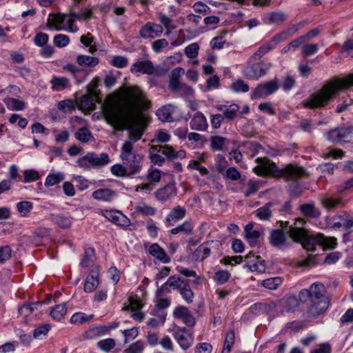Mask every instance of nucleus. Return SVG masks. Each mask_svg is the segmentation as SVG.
<instances>
[{"mask_svg": "<svg viewBox=\"0 0 353 353\" xmlns=\"http://www.w3.org/2000/svg\"><path fill=\"white\" fill-rule=\"evenodd\" d=\"M148 108L143 99L142 92L138 89L131 90L125 97L119 100L111 99L103 105V114L110 123H116L123 119L128 121L127 128L129 140L134 145L141 139L146 125V118L142 109Z\"/></svg>", "mask_w": 353, "mask_h": 353, "instance_id": "obj_1", "label": "nucleus"}, {"mask_svg": "<svg viewBox=\"0 0 353 353\" xmlns=\"http://www.w3.org/2000/svg\"><path fill=\"white\" fill-rule=\"evenodd\" d=\"M351 86H353V73L345 78L332 79L305 99L303 105L312 110L324 108L340 91Z\"/></svg>", "mask_w": 353, "mask_h": 353, "instance_id": "obj_2", "label": "nucleus"}, {"mask_svg": "<svg viewBox=\"0 0 353 353\" xmlns=\"http://www.w3.org/2000/svg\"><path fill=\"white\" fill-rule=\"evenodd\" d=\"M120 159L122 163L111 167V172L119 177H129L141 172L143 156L138 153L131 141H124L121 148Z\"/></svg>", "mask_w": 353, "mask_h": 353, "instance_id": "obj_3", "label": "nucleus"}, {"mask_svg": "<svg viewBox=\"0 0 353 353\" xmlns=\"http://www.w3.org/2000/svg\"><path fill=\"white\" fill-rule=\"evenodd\" d=\"M256 162L258 165L253 168V171L258 176L270 174L274 177H283L287 181H296L307 174L303 167L289 164L280 169L268 158L259 157Z\"/></svg>", "mask_w": 353, "mask_h": 353, "instance_id": "obj_4", "label": "nucleus"}, {"mask_svg": "<svg viewBox=\"0 0 353 353\" xmlns=\"http://www.w3.org/2000/svg\"><path fill=\"white\" fill-rule=\"evenodd\" d=\"M325 288L322 283H315L309 289L300 292L301 299L309 305L308 314L317 317L325 312L329 307V301L325 294Z\"/></svg>", "mask_w": 353, "mask_h": 353, "instance_id": "obj_5", "label": "nucleus"}, {"mask_svg": "<svg viewBox=\"0 0 353 353\" xmlns=\"http://www.w3.org/2000/svg\"><path fill=\"white\" fill-rule=\"evenodd\" d=\"M296 242L301 243L304 249L308 251H314L316 245H320L324 249H334L336 245V238L325 237L320 233L309 234L307 232L304 234L303 239L297 240Z\"/></svg>", "mask_w": 353, "mask_h": 353, "instance_id": "obj_6", "label": "nucleus"}, {"mask_svg": "<svg viewBox=\"0 0 353 353\" xmlns=\"http://www.w3.org/2000/svg\"><path fill=\"white\" fill-rule=\"evenodd\" d=\"M272 67V63L265 61H259L247 65L243 74L244 77L250 80H258L265 76Z\"/></svg>", "mask_w": 353, "mask_h": 353, "instance_id": "obj_7", "label": "nucleus"}, {"mask_svg": "<svg viewBox=\"0 0 353 353\" xmlns=\"http://www.w3.org/2000/svg\"><path fill=\"white\" fill-rule=\"evenodd\" d=\"M75 17L72 16V12L70 14H57L52 16V23L56 26L57 30L63 29L70 32H75L78 28L74 25Z\"/></svg>", "mask_w": 353, "mask_h": 353, "instance_id": "obj_8", "label": "nucleus"}, {"mask_svg": "<svg viewBox=\"0 0 353 353\" xmlns=\"http://www.w3.org/2000/svg\"><path fill=\"white\" fill-rule=\"evenodd\" d=\"M172 335L179 346L184 350L189 349L194 343V336L186 327L175 325Z\"/></svg>", "mask_w": 353, "mask_h": 353, "instance_id": "obj_9", "label": "nucleus"}, {"mask_svg": "<svg viewBox=\"0 0 353 353\" xmlns=\"http://www.w3.org/2000/svg\"><path fill=\"white\" fill-rule=\"evenodd\" d=\"M305 221L302 218L295 219L294 222L290 225L288 221L281 222L282 228H288V232L294 241L303 239L304 234L307 232L305 228Z\"/></svg>", "mask_w": 353, "mask_h": 353, "instance_id": "obj_10", "label": "nucleus"}, {"mask_svg": "<svg viewBox=\"0 0 353 353\" xmlns=\"http://www.w3.org/2000/svg\"><path fill=\"white\" fill-rule=\"evenodd\" d=\"M279 88L278 81L274 79L264 83L259 84L251 92L252 99L264 98L276 92Z\"/></svg>", "mask_w": 353, "mask_h": 353, "instance_id": "obj_11", "label": "nucleus"}, {"mask_svg": "<svg viewBox=\"0 0 353 353\" xmlns=\"http://www.w3.org/2000/svg\"><path fill=\"white\" fill-rule=\"evenodd\" d=\"M353 127H341L333 129L327 134V139L334 143L349 141L352 139Z\"/></svg>", "mask_w": 353, "mask_h": 353, "instance_id": "obj_12", "label": "nucleus"}, {"mask_svg": "<svg viewBox=\"0 0 353 353\" xmlns=\"http://www.w3.org/2000/svg\"><path fill=\"white\" fill-rule=\"evenodd\" d=\"M283 228L281 227V228L272 230L269 237L270 244L280 250H285L292 243L288 237L289 233L284 232Z\"/></svg>", "mask_w": 353, "mask_h": 353, "instance_id": "obj_13", "label": "nucleus"}, {"mask_svg": "<svg viewBox=\"0 0 353 353\" xmlns=\"http://www.w3.org/2000/svg\"><path fill=\"white\" fill-rule=\"evenodd\" d=\"M163 32V28L161 25L153 23H146L139 30V35L141 38L154 39L160 37Z\"/></svg>", "mask_w": 353, "mask_h": 353, "instance_id": "obj_14", "label": "nucleus"}, {"mask_svg": "<svg viewBox=\"0 0 353 353\" xmlns=\"http://www.w3.org/2000/svg\"><path fill=\"white\" fill-rule=\"evenodd\" d=\"M191 119L190 127L192 130L197 131H205L208 128V123L204 114L201 112H196L192 116L190 113L187 114V117Z\"/></svg>", "mask_w": 353, "mask_h": 353, "instance_id": "obj_15", "label": "nucleus"}, {"mask_svg": "<svg viewBox=\"0 0 353 353\" xmlns=\"http://www.w3.org/2000/svg\"><path fill=\"white\" fill-rule=\"evenodd\" d=\"M173 316L175 319H181L187 326L192 327L195 325V319L188 307L178 306L173 311Z\"/></svg>", "mask_w": 353, "mask_h": 353, "instance_id": "obj_16", "label": "nucleus"}, {"mask_svg": "<svg viewBox=\"0 0 353 353\" xmlns=\"http://www.w3.org/2000/svg\"><path fill=\"white\" fill-rule=\"evenodd\" d=\"M186 212V209L180 205L173 208L165 218V225L167 227L174 225L175 223L182 220L185 216Z\"/></svg>", "mask_w": 353, "mask_h": 353, "instance_id": "obj_17", "label": "nucleus"}, {"mask_svg": "<svg viewBox=\"0 0 353 353\" xmlns=\"http://www.w3.org/2000/svg\"><path fill=\"white\" fill-rule=\"evenodd\" d=\"M103 214L108 221L118 225L127 227L130 225V220L119 211L105 210Z\"/></svg>", "mask_w": 353, "mask_h": 353, "instance_id": "obj_18", "label": "nucleus"}, {"mask_svg": "<svg viewBox=\"0 0 353 353\" xmlns=\"http://www.w3.org/2000/svg\"><path fill=\"white\" fill-rule=\"evenodd\" d=\"M130 70L134 74L150 75L154 72V67L150 60L138 61L132 65Z\"/></svg>", "mask_w": 353, "mask_h": 353, "instance_id": "obj_19", "label": "nucleus"}, {"mask_svg": "<svg viewBox=\"0 0 353 353\" xmlns=\"http://www.w3.org/2000/svg\"><path fill=\"white\" fill-rule=\"evenodd\" d=\"M177 111V107L168 104L161 107L157 111V116L163 122H172L175 120L174 114Z\"/></svg>", "mask_w": 353, "mask_h": 353, "instance_id": "obj_20", "label": "nucleus"}, {"mask_svg": "<svg viewBox=\"0 0 353 353\" xmlns=\"http://www.w3.org/2000/svg\"><path fill=\"white\" fill-rule=\"evenodd\" d=\"M116 196V192L109 188L98 189L92 194V196L94 199L103 202H110L112 201Z\"/></svg>", "mask_w": 353, "mask_h": 353, "instance_id": "obj_21", "label": "nucleus"}, {"mask_svg": "<svg viewBox=\"0 0 353 353\" xmlns=\"http://www.w3.org/2000/svg\"><path fill=\"white\" fill-rule=\"evenodd\" d=\"M216 108L217 110L222 112L224 119L228 121L234 120L239 110V106L235 103L230 105H216Z\"/></svg>", "mask_w": 353, "mask_h": 353, "instance_id": "obj_22", "label": "nucleus"}, {"mask_svg": "<svg viewBox=\"0 0 353 353\" xmlns=\"http://www.w3.org/2000/svg\"><path fill=\"white\" fill-rule=\"evenodd\" d=\"M148 252L150 255L163 263H168L170 261V256L158 243H152L150 246Z\"/></svg>", "mask_w": 353, "mask_h": 353, "instance_id": "obj_23", "label": "nucleus"}, {"mask_svg": "<svg viewBox=\"0 0 353 353\" xmlns=\"http://www.w3.org/2000/svg\"><path fill=\"white\" fill-rule=\"evenodd\" d=\"M176 194V189L173 184H168L165 187L159 189L155 192L156 198L162 202L166 201L171 199Z\"/></svg>", "mask_w": 353, "mask_h": 353, "instance_id": "obj_24", "label": "nucleus"}, {"mask_svg": "<svg viewBox=\"0 0 353 353\" xmlns=\"http://www.w3.org/2000/svg\"><path fill=\"white\" fill-rule=\"evenodd\" d=\"M253 228L254 223L251 222L248 223L244 228L245 238L252 247H254L258 244L261 235L260 232L254 230Z\"/></svg>", "mask_w": 353, "mask_h": 353, "instance_id": "obj_25", "label": "nucleus"}, {"mask_svg": "<svg viewBox=\"0 0 353 353\" xmlns=\"http://www.w3.org/2000/svg\"><path fill=\"white\" fill-rule=\"evenodd\" d=\"M99 284V273L97 271L91 270L87 276L84 283V291L87 293L94 292Z\"/></svg>", "mask_w": 353, "mask_h": 353, "instance_id": "obj_26", "label": "nucleus"}, {"mask_svg": "<svg viewBox=\"0 0 353 353\" xmlns=\"http://www.w3.org/2000/svg\"><path fill=\"white\" fill-rule=\"evenodd\" d=\"M98 97L92 96L90 94L82 96L77 100V105L81 110H93Z\"/></svg>", "mask_w": 353, "mask_h": 353, "instance_id": "obj_27", "label": "nucleus"}, {"mask_svg": "<svg viewBox=\"0 0 353 353\" xmlns=\"http://www.w3.org/2000/svg\"><path fill=\"white\" fill-rule=\"evenodd\" d=\"M273 205L272 202H268L265 205L256 210L254 212V214L261 221H270L272 216L271 208Z\"/></svg>", "mask_w": 353, "mask_h": 353, "instance_id": "obj_28", "label": "nucleus"}, {"mask_svg": "<svg viewBox=\"0 0 353 353\" xmlns=\"http://www.w3.org/2000/svg\"><path fill=\"white\" fill-rule=\"evenodd\" d=\"M50 220L61 228H68L72 225V218L63 214H53L51 215Z\"/></svg>", "mask_w": 353, "mask_h": 353, "instance_id": "obj_29", "label": "nucleus"}, {"mask_svg": "<svg viewBox=\"0 0 353 353\" xmlns=\"http://www.w3.org/2000/svg\"><path fill=\"white\" fill-rule=\"evenodd\" d=\"M301 214L310 219L318 218L321 215L320 210L316 208L314 203H305L299 206Z\"/></svg>", "mask_w": 353, "mask_h": 353, "instance_id": "obj_30", "label": "nucleus"}, {"mask_svg": "<svg viewBox=\"0 0 353 353\" xmlns=\"http://www.w3.org/2000/svg\"><path fill=\"white\" fill-rule=\"evenodd\" d=\"M287 14L283 12H272L268 13L263 18V21L268 24H279L285 21Z\"/></svg>", "mask_w": 353, "mask_h": 353, "instance_id": "obj_31", "label": "nucleus"}, {"mask_svg": "<svg viewBox=\"0 0 353 353\" xmlns=\"http://www.w3.org/2000/svg\"><path fill=\"white\" fill-rule=\"evenodd\" d=\"M210 148L213 151H221L229 144V140L221 136H212L210 139Z\"/></svg>", "mask_w": 353, "mask_h": 353, "instance_id": "obj_32", "label": "nucleus"}, {"mask_svg": "<svg viewBox=\"0 0 353 353\" xmlns=\"http://www.w3.org/2000/svg\"><path fill=\"white\" fill-rule=\"evenodd\" d=\"M245 259L248 261L246 265L250 266L252 270L262 272L265 270V266L259 261L260 257L255 256L252 252L246 255Z\"/></svg>", "mask_w": 353, "mask_h": 353, "instance_id": "obj_33", "label": "nucleus"}, {"mask_svg": "<svg viewBox=\"0 0 353 353\" xmlns=\"http://www.w3.org/2000/svg\"><path fill=\"white\" fill-rule=\"evenodd\" d=\"M276 307V303L274 302L270 303H256L252 304L249 310L254 314H258L261 312H270Z\"/></svg>", "mask_w": 353, "mask_h": 353, "instance_id": "obj_34", "label": "nucleus"}, {"mask_svg": "<svg viewBox=\"0 0 353 353\" xmlns=\"http://www.w3.org/2000/svg\"><path fill=\"white\" fill-rule=\"evenodd\" d=\"M7 108L10 110L20 111L23 110L26 108V103L23 100L12 98L6 97L3 100Z\"/></svg>", "mask_w": 353, "mask_h": 353, "instance_id": "obj_35", "label": "nucleus"}, {"mask_svg": "<svg viewBox=\"0 0 353 353\" xmlns=\"http://www.w3.org/2000/svg\"><path fill=\"white\" fill-rule=\"evenodd\" d=\"M67 313L66 303L58 304L52 307L50 311L51 317L57 321H61Z\"/></svg>", "mask_w": 353, "mask_h": 353, "instance_id": "obj_36", "label": "nucleus"}, {"mask_svg": "<svg viewBox=\"0 0 353 353\" xmlns=\"http://www.w3.org/2000/svg\"><path fill=\"white\" fill-rule=\"evenodd\" d=\"M90 154L95 169L101 168L110 162L109 155L107 153L103 152L100 154H97L94 152H90Z\"/></svg>", "mask_w": 353, "mask_h": 353, "instance_id": "obj_37", "label": "nucleus"}, {"mask_svg": "<svg viewBox=\"0 0 353 353\" xmlns=\"http://www.w3.org/2000/svg\"><path fill=\"white\" fill-rule=\"evenodd\" d=\"M77 63L83 68L94 67L99 63L97 57L88 55H79L77 57Z\"/></svg>", "mask_w": 353, "mask_h": 353, "instance_id": "obj_38", "label": "nucleus"}, {"mask_svg": "<svg viewBox=\"0 0 353 353\" xmlns=\"http://www.w3.org/2000/svg\"><path fill=\"white\" fill-rule=\"evenodd\" d=\"M50 82L54 91L63 90L70 86V81L66 77H54Z\"/></svg>", "mask_w": 353, "mask_h": 353, "instance_id": "obj_39", "label": "nucleus"}, {"mask_svg": "<svg viewBox=\"0 0 353 353\" xmlns=\"http://www.w3.org/2000/svg\"><path fill=\"white\" fill-rule=\"evenodd\" d=\"M74 137L81 143H87L92 139V134L88 128L83 127L77 130Z\"/></svg>", "mask_w": 353, "mask_h": 353, "instance_id": "obj_40", "label": "nucleus"}, {"mask_svg": "<svg viewBox=\"0 0 353 353\" xmlns=\"http://www.w3.org/2000/svg\"><path fill=\"white\" fill-rule=\"evenodd\" d=\"M95 259V253L94 249L88 248L85 250L83 256L81 261L80 265L82 268H87L92 265Z\"/></svg>", "mask_w": 353, "mask_h": 353, "instance_id": "obj_41", "label": "nucleus"}, {"mask_svg": "<svg viewBox=\"0 0 353 353\" xmlns=\"http://www.w3.org/2000/svg\"><path fill=\"white\" fill-rule=\"evenodd\" d=\"M194 226L190 221H184L183 223L179 225L177 227L172 228L170 232L172 234H177L182 233L186 235H189L192 233Z\"/></svg>", "mask_w": 353, "mask_h": 353, "instance_id": "obj_42", "label": "nucleus"}, {"mask_svg": "<svg viewBox=\"0 0 353 353\" xmlns=\"http://www.w3.org/2000/svg\"><path fill=\"white\" fill-rule=\"evenodd\" d=\"M283 283V279L280 276L270 277L263 280L261 285L270 290H276Z\"/></svg>", "mask_w": 353, "mask_h": 353, "instance_id": "obj_43", "label": "nucleus"}, {"mask_svg": "<svg viewBox=\"0 0 353 353\" xmlns=\"http://www.w3.org/2000/svg\"><path fill=\"white\" fill-rule=\"evenodd\" d=\"M183 74L184 70L182 68H176L172 70L169 83V88L171 90L177 88V85L180 83L179 79Z\"/></svg>", "mask_w": 353, "mask_h": 353, "instance_id": "obj_44", "label": "nucleus"}, {"mask_svg": "<svg viewBox=\"0 0 353 353\" xmlns=\"http://www.w3.org/2000/svg\"><path fill=\"white\" fill-rule=\"evenodd\" d=\"M210 254V249L204 244L199 245L193 252L192 256L194 260L202 261Z\"/></svg>", "mask_w": 353, "mask_h": 353, "instance_id": "obj_45", "label": "nucleus"}, {"mask_svg": "<svg viewBox=\"0 0 353 353\" xmlns=\"http://www.w3.org/2000/svg\"><path fill=\"white\" fill-rule=\"evenodd\" d=\"M77 164L78 167L83 170H90L92 168L95 169L90 152H88L85 156L78 159Z\"/></svg>", "mask_w": 353, "mask_h": 353, "instance_id": "obj_46", "label": "nucleus"}, {"mask_svg": "<svg viewBox=\"0 0 353 353\" xmlns=\"http://www.w3.org/2000/svg\"><path fill=\"white\" fill-rule=\"evenodd\" d=\"M272 49H274V48L270 42L267 43L265 45L261 46L249 59V62L251 63L254 60L261 59L262 57H263L265 54H267L270 50Z\"/></svg>", "mask_w": 353, "mask_h": 353, "instance_id": "obj_47", "label": "nucleus"}, {"mask_svg": "<svg viewBox=\"0 0 353 353\" xmlns=\"http://www.w3.org/2000/svg\"><path fill=\"white\" fill-rule=\"evenodd\" d=\"M190 281L188 280L187 283H185L182 288L179 289V293L181 295L182 298L188 303H191L193 301L194 299V293L189 285Z\"/></svg>", "mask_w": 353, "mask_h": 353, "instance_id": "obj_48", "label": "nucleus"}, {"mask_svg": "<svg viewBox=\"0 0 353 353\" xmlns=\"http://www.w3.org/2000/svg\"><path fill=\"white\" fill-rule=\"evenodd\" d=\"M188 279H183L179 276H171L167 280V284L170 285L173 290H177L179 292V289L182 288L183 285L187 283Z\"/></svg>", "mask_w": 353, "mask_h": 353, "instance_id": "obj_49", "label": "nucleus"}, {"mask_svg": "<svg viewBox=\"0 0 353 353\" xmlns=\"http://www.w3.org/2000/svg\"><path fill=\"white\" fill-rule=\"evenodd\" d=\"M33 203L28 201H23L17 203V209L21 216L26 217L28 213L32 210Z\"/></svg>", "mask_w": 353, "mask_h": 353, "instance_id": "obj_50", "label": "nucleus"}, {"mask_svg": "<svg viewBox=\"0 0 353 353\" xmlns=\"http://www.w3.org/2000/svg\"><path fill=\"white\" fill-rule=\"evenodd\" d=\"M93 315H87L83 312H76L70 318V323L73 324H83L92 319Z\"/></svg>", "mask_w": 353, "mask_h": 353, "instance_id": "obj_51", "label": "nucleus"}, {"mask_svg": "<svg viewBox=\"0 0 353 353\" xmlns=\"http://www.w3.org/2000/svg\"><path fill=\"white\" fill-rule=\"evenodd\" d=\"M64 179V174L61 172L57 174H49L45 181V185L46 187L53 186L59 183Z\"/></svg>", "mask_w": 353, "mask_h": 353, "instance_id": "obj_52", "label": "nucleus"}, {"mask_svg": "<svg viewBox=\"0 0 353 353\" xmlns=\"http://www.w3.org/2000/svg\"><path fill=\"white\" fill-rule=\"evenodd\" d=\"M235 335L232 330H230L225 334L223 349L222 353H229L234 343Z\"/></svg>", "mask_w": 353, "mask_h": 353, "instance_id": "obj_53", "label": "nucleus"}, {"mask_svg": "<svg viewBox=\"0 0 353 353\" xmlns=\"http://www.w3.org/2000/svg\"><path fill=\"white\" fill-rule=\"evenodd\" d=\"M228 163L225 159V158L221 155L218 154L216 158V170L218 172L219 174H221L222 176H224L225 172L227 170Z\"/></svg>", "mask_w": 353, "mask_h": 353, "instance_id": "obj_54", "label": "nucleus"}, {"mask_svg": "<svg viewBox=\"0 0 353 353\" xmlns=\"http://www.w3.org/2000/svg\"><path fill=\"white\" fill-rule=\"evenodd\" d=\"M158 20L163 25V26L166 29L167 35H168L170 32L172 31V30H173L175 28L172 24V19L168 17L165 14L159 13L158 14Z\"/></svg>", "mask_w": 353, "mask_h": 353, "instance_id": "obj_55", "label": "nucleus"}, {"mask_svg": "<svg viewBox=\"0 0 353 353\" xmlns=\"http://www.w3.org/2000/svg\"><path fill=\"white\" fill-rule=\"evenodd\" d=\"M23 182L27 183L38 180L41 177V175L37 170L29 169L23 171Z\"/></svg>", "mask_w": 353, "mask_h": 353, "instance_id": "obj_56", "label": "nucleus"}, {"mask_svg": "<svg viewBox=\"0 0 353 353\" xmlns=\"http://www.w3.org/2000/svg\"><path fill=\"white\" fill-rule=\"evenodd\" d=\"M230 276V274L227 270H218L215 272L213 277L214 281L219 285L226 283Z\"/></svg>", "mask_w": 353, "mask_h": 353, "instance_id": "obj_57", "label": "nucleus"}, {"mask_svg": "<svg viewBox=\"0 0 353 353\" xmlns=\"http://www.w3.org/2000/svg\"><path fill=\"white\" fill-rule=\"evenodd\" d=\"M161 179V171L159 169L150 167L148 170L147 179L151 183H158Z\"/></svg>", "mask_w": 353, "mask_h": 353, "instance_id": "obj_58", "label": "nucleus"}, {"mask_svg": "<svg viewBox=\"0 0 353 353\" xmlns=\"http://www.w3.org/2000/svg\"><path fill=\"white\" fill-rule=\"evenodd\" d=\"M51 329L50 324L46 323L37 327L33 332L34 337L35 339H42L46 336L48 332Z\"/></svg>", "mask_w": 353, "mask_h": 353, "instance_id": "obj_59", "label": "nucleus"}, {"mask_svg": "<svg viewBox=\"0 0 353 353\" xmlns=\"http://www.w3.org/2000/svg\"><path fill=\"white\" fill-rule=\"evenodd\" d=\"M136 212L145 216H152L156 213V209L145 203H141L136 207Z\"/></svg>", "mask_w": 353, "mask_h": 353, "instance_id": "obj_60", "label": "nucleus"}, {"mask_svg": "<svg viewBox=\"0 0 353 353\" xmlns=\"http://www.w3.org/2000/svg\"><path fill=\"white\" fill-rule=\"evenodd\" d=\"M230 88L235 92H247L250 89L249 85L242 79H237L233 82Z\"/></svg>", "mask_w": 353, "mask_h": 353, "instance_id": "obj_61", "label": "nucleus"}, {"mask_svg": "<svg viewBox=\"0 0 353 353\" xmlns=\"http://www.w3.org/2000/svg\"><path fill=\"white\" fill-rule=\"evenodd\" d=\"M58 108L64 112H72L75 110V105L74 101L72 99H65L61 101L58 103Z\"/></svg>", "mask_w": 353, "mask_h": 353, "instance_id": "obj_62", "label": "nucleus"}, {"mask_svg": "<svg viewBox=\"0 0 353 353\" xmlns=\"http://www.w3.org/2000/svg\"><path fill=\"white\" fill-rule=\"evenodd\" d=\"M98 347L105 352H110L115 346V341L113 339L108 338L99 341L97 343Z\"/></svg>", "mask_w": 353, "mask_h": 353, "instance_id": "obj_63", "label": "nucleus"}, {"mask_svg": "<svg viewBox=\"0 0 353 353\" xmlns=\"http://www.w3.org/2000/svg\"><path fill=\"white\" fill-rule=\"evenodd\" d=\"M145 348L143 341L139 340L132 343L125 350L126 353H142Z\"/></svg>", "mask_w": 353, "mask_h": 353, "instance_id": "obj_64", "label": "nucleus"}]
</instances>
